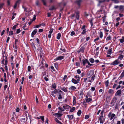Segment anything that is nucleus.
<instances>
[{
    "label": "nucleus",
    "instance_id": "nucleus-1",
    "mask_svg": "<svg viewBox=\"0 0 124 124\" xmlns=\"http://www.w3.org/2000/svg\"><path fill=\"white\" fill-rule=\"evenodd\" d=\"M94 71L93 70H90L89 71L87 74V76L88 78H90L94 74Z\"/></svg>",
    "mask_w": 124,
    "mask_h": 124
},
{
    "label": "nucleus",
    "instance_id": "nucleus-2",
    "mask_svg": "<svg viewBox=\"0 0 124 124\" xmlns=\"http://www.w3.org/2000/svg\"><path fill=\"white\" fill-rule=\"evenodd\" d=\"M52 93H54L55 94L56 93H60L61 94H63V92L61 90L58 89L57 90L55 89L52 92Z\"/></svg>",
    "mask_w": 124,
    "mask_h": 124
},
{
    "label": "nucleus",
    "instance_id": "nucleus-3",
    "mask_svg": "<svg viewBox=\"0 0 124 124\" xmlns=\"http://www.w3.org/2000/svg\"><path fill=\"white\" fill-rule=\"evenodd\" d=\"M79 81V79H78L77 80L74 78H72L71 80V82L75 84H77L78 83Z\"/></svg>",
    "mask_w": 124,
    "mask_h": 124
},
{
    "label": "nucleus",
    "instance_id": "nucleus-4",
    "mask_svg": "<svg viewBox=\"0 0 124 124\" xmlns=\"http://www.w3.org/2000/svg\"><path fill=\"white\" fill-rule=\"evenodd\" d=\"M99 120L100 121V123L103 124L104 121L103 116H100L99 118Z\"/></svg>",
    "mask_w": 124,
    "mask_h": 124
},
{
    "label": "nucleus",
    "instance_id": "nucleus-5",
    "mask_svg": "<svg viewBox=\"0 0 124 124\" xmlns=\"http://www.w3.org/2000/svg\"><path fill=\"white\" fill-rule=\"evenodd\" d=\"M22 8H23L24 9V11H26L25 15L27 16H29L30 15V14H29V12H30L27 11L26 10L27 8H25L23 6H22Z\"/></svg>",
    "mask_w": 124,
    "mask_h": 124
},
{
    "label": "nucleus",
    "instance_id": "nucleus-6",
    "mask_svg": "<svg viewBox=\"0 0 124 124\" xmlns=\"http://www.w3.org/2000/svg\"><path fill=\"white\" fill-rule=\"evenodd\" d=\"M28 115V117L29 118L30 120V124L31 123V115H29L28 113V112L27 111L26 112V113H25V116L26 118V121L27 119V115Z\"/></svg>",
    "mask_w": 124,
    "mask_h": 124
},
{
    "label": "nucleus",
    "instance_id": "nucleus-7",
    "mask_svg": "<svg viewBox=\"0 0 124 124\" xmlns=\"http://www.w3.org/2000/svg\"><path fill=\"white\" fill-rule=\"evenodd\" d=\"M64 58V56H58L55 59H54V60H60L62 59H63Z\"/></svg>",
    "mask_w": 124,
    "mask_h": 124
},
{
    "label": "nucleus",
    "instance_id": "nucleus-8",
    "mask_svg": "<svg viewBox=\"0 0 124 124\" xmlns=\"http://www.w3.org/2000/svg\"><path fill=\"white\" fill-rule=\"evenodd\" d=\"M111 114V113H110L108 114V116L110 118V120H111L115 116V115L114 114H112L111 115H110Z\"/></svg>",
    "mask_w": 124,
    "mask_h": 124
},
{
    "label": "nucleus",
    "instance_id": "nucleus-9",
    "mask_svg": "<svg viewBox=\"0 0 124 124\" xmlns=\"http://www.w3.org/2000/svg\"><path fill=\"white\" fill-rule=\"evenodd\" d=\"M85 25H84L81 28V29L83 30V31L81 33L82 34H84L86 32V29H85Z\"/></svg>",
    "mask_w": 124,
    "mask_h": 124
},
{
    "label": "nucleus",
    "instance_id": "nucleus-10",
    "mask_svg": "<svg viewBox=\"0 0 124 124\" xmlns=\"http://www.w3.org/2000/svg\"><path fill=\"white\" fill-rule=\"evenodd\" d=\"M118 60H116L111 63V65H117L119 63Z\"/></svg>",
    "mask_w": 124,
    "mask_h": 124
},
{
    "label": "nucleus",
    "instance_id": "nucleus-11",
    "mask_svg": "<svg viewBox=\"0 0 124 124\" xmlns=\"http://www.w3.org/2000/svg\"><path fill=\"white\" fill-rule=\"evenodd\" d=\"M84 49L85 47L84 46L81 47L79 50L78 51V53H79L80 52H82V53H83L84 52Z\"/></svg>",
    "mask_w": 124,
    "mask_h": 124
},
{
    "label": "nucleus",
    "instance_id": "nucleus-12",
    "mask_svg": "<svg viewBox=\"0 0 124 124\" xmlns=\"http://www.w3.org/2000/svg\"><path fill=\"white\" fill-rule=\"evenodd\" d=\"M66 5V4L65 3H63L62 2H61L58 4L59 6L60 7H62L63 5V6H65Z\"/></svg>",
    "mask_w": 124,
    "mask_h": 124
},
{
    "label": "nucleus",
    "instance_id": "nucleus-13",
    "mask_svg": "<svg viewBox=\"0 0 124 124\" xmlns=\"http://www.w3.org/2000/svg\"><path fill=\"white\" fill-rule=\"evenodd\" d=\"M67 117L68 118L69 120L72 119L73 117V115H67Z\"/></svg>",
    "mask_w": 124,
    "mask_h": 124
},
{
    "label": "nucleus",
    "instance_id": "nucleus-14",
    "mask_svg": "<svg viewBox=\"0 0 124 124\" xmlns=\"http://www.w3.org/2000/svg\"><path fill=\"white\" fill-rule=\"evenodd\" d=\"M37 29L34 30L31 33V37H33V36L37 33Z\"/></svg>",
    "mask_w": 124,
    "mask_h": 124
},
{
    "label": "nucleus",
    "instance_id": "nucleus-15",
    "mask_svg": "<svg viewBox=\"0 0 124 124\" xmlns=\"http://www.w3.org/2000/svg\"><path fill=\"white\" fill-rule=\"evenodd\" d=\"M105 1H106L105 0H99V4L98 5V6H100L101 4L104 3Z\"/></svg>",
    "mask_w": 124,
    "mask_h": 124
},
{
    "label": "nucleus",
    "instance_id": "nucleus-16",
    "mask_svg": "<svg viewBox=\"0 0 124 124\" xmlns=\"http://www.w3.org/2000/svg\"><path fill=\"white\" fill-rule=\"evenodd\" d=\"M60 89L62 90L64 92H67L68 91V90L65 87H60Z\"/></svg>",
    "mask_w": 124,
    "mask_h": 124
},
{
    "label": "nucleus",
    "instance_id": "nucleus-17",
    "mask_svg": "<svg viewBox=\"0 0 124 124\" xmlns=\"http://www.w3.org/2000/svg\"><path fill=\"white\" fill-rule=\"evenodd\" d=\"M88 60L86 59H83V65H84L85 64L87 63V62Z\"/></svg>",
    "mask_w": 124,
    "mask_h": 124
},
{
    "label": "nucleus",
    "instance_id": "nucleus-18",
    "mask_svg": "<svg viewBox=\"0 0 124 124\" xmlns=\"http://www.w3.org/2000/svg\"><path fill=\"white\" fill-rule=\"evenodd\" d=\"M63 108L64 109H69L70 108V106L68 105H66L63 106Z\"/></svg>",
    "mask_w": 124,
    "mask_h": 124
},
{
    "label": "nucleus",
    "instance_id": "nucleus-19",
    "mask_svg": "<svg viewBox=\"0 0 124 124\" xmlns=\"http://www.w3.org/2000/svg\"><path fill=\"white\" fill-rule=\"evenodd\" d=\"M69 89L70 90H74L76 89V88L74 86H72L69 88Z\"/></svg>",
    "mask_w": 124,
    "mask_h": 124
},
{
    "label": "nucleus",
    "instance_id": "nucleus-20",
    "mask_svg": "<svg viewBox=\"0 0 124 124\" xmlns=\"http://www.w3.org/2000/svg\"><path fill=\"white\" fill-rule=\"evenodd\" d=\"M76 13V18L77 20H78L79 18V12H77Z\"/></svg>",
    "mask_w": 124,
    "mask_h": 124
},
{
    "label": "nucleus",
    "instance_id": "nucleus-21",
    "mask_svg": "<svg viewBox=\"0 0 124 124\" xmlns=\"http://www.w3.org/2000/svg\"><path fill=\"white\" fill-rule=\"evenodd\" d=\"M26 119L25 118H21L19 119V120L20 121H21L22 122H23L24 123L25 122L24 121Z\"/></svg>",
    "mask_w": 124,
    "mask_h": 124
},
{
    "label": "nucleus",
    "instance_id": "nucleus-22",
    "mask_svg": "<svg viewBox=\"0 0 124 124\" xmlns=\"http://www.w3.org/2000/svg\"><path fill=\"white\" fill-rule=\"evenodd\" d=\"M120 42L121 43H123L124 42V37H123L122 39H119Z\"/></svg>",
    "mask_w": 124,
    "mask_h": 124
},
{
    "label": "nucleus",
    "instance_id": "nucleus-23",
    "mask_svg": "<svg viewBox=\"0 0 124 124\" xmlns=\"http://www.w3.org/2000/svg\"><path fill=\"white\" fill-rule=\"evenodd\" d=\"M118 95H119L121 93V90H118L116 93Z\"/></svg>",
    "mask_w": 124,
    "mask_h": 124
},
{
    "label": "nucleus",
    "instance_id": "nucleus-24",
    "mask_svg": "<svg viewBox=\"0 0 124 124\" xmlns=\"http://www.w3.org/2000/svg\"><path fill=\"white\" fill-rule=\"evenodd\" d=\"M21 32V30L20 28L17 29L16 30V33H15V34H18L19 33Z\"/></svg>",
    "mask_w": 124,
    "mask_h": 124
},
{
    "label": "nucleus",
    "instance_id": "nucleus-25",
    "mask_svg": "<svg viewBox=\"0 0 124 124\" xmlns=\"http://www.w3.org/2000/svg\"><path fill=\"white\" fill-rule=\"evenodd\" d=\"M124 8V6H123L121 5L119 7V10L121 11L123 10V9Z\"/></svg>",
    "mask_w": 124,
    "mask_h": 124
},
{
    "label": "nucleus",
    "instance_id": "nucleus-26",
    "mask_svg": "<svg viewBox=\"0 0 124 124\" xmlns=\"http://www.w3.org/2000/svg\"><path fill=\"white\" fill-rule=\"evenodd\" d=\"M54 120L56 122L58 123L59 124H62V123L60 121H59V120H58V119L56 118Z\"/></svg>",
    "mask_w": 124,
    "mask_h": 124
},
{
    "label": "nucleus",
    "instance_id": "nucleus-27",
    "mask_svg": "<svg viewBox=\"0 0 124 124\" xmlns=\"http://www.w3.org/2000/svg\"><path fill=\"white\" fill-rule=\"evenodd\" d=\"M55 115H56V116L58 118L60 117L62 115V114L58 113H55Z\"/></svg>",
    "mask_w": 124,
    "mask_h": 124
},
{
    "label": "nucleus",
    "instance_id": "nucleus-28",
    "mask_svg": "<svg viewBox=\"0 0 124 124\" xmlns=\"http://www.w3.org/2000/svg\"><path fill=\"white\" fill-rule=\"evenodd\" d=\"M82 1L81 0H79L77 1L76 3L79 6H80V3Z\"/></svg>",
    "mask_w": 124,
    "mask_h": 124
},
{
    "label": "nucleus",
    "instance_id": "nucleus-29",
    "mask_svg": "<svg viewBox=\"0 0 124 124\" xmlns=\"http://www.w3.org/2000/svg\"><path fill=\"white\" fill-rule=\"evenodd\" d=\"M36 16L35 15H34L33 16V18L32 19H31V23L32 22L35 21L36 20Z\"/></svg>",
    "mask_w": 124,
    "mask_h": 124
},
{
    "label": "nucleus",
    "instance_id": "nucleus-30",
    "mask_svg": "<svg viewBox=\"0 0 124 124\" xmlns=\"http://www.w3.org/2000/svg\"><path fill=\"white\" fill-rule=\"evenodd\" d=\"M61 33H58V34L57 36V39H60V37H61Z\"/></svg>",
    "mask_w": 124,
    "mask_h": 124
},
{
    "label": "nucleus",
    "instance_id": "nucleus-31",
    "mask_svg": "<svg viewBox=\"0 0 124 124\" xmlns=\"http://www.w3.org/2000/svg\"><path fill=\"white\" fill-rule=\"evenodd\" d=\"M16 25H14L13 27H12V29L13 30H16V26H17V25H18V24L17 23H16Z\"/></svg>",
    "mask_w": 124,
    "mask_h": 124
},
{
    "label": "nucleus",
    "instance_id": "nucleus-32",
    "mask_svg": "<svg viewBox=\"0 0 124 124\" xmlns=\"http://www.w3.org/2000/svg\"><path fill=\"white\" fill-rule=\"evenodd\" d=\"M5 84H5L4 86V90H5L6 88H7L8 87V85H7V84L8 85V83H5Z\"/></svg>",
    "mask_w": 124,
    "mask_h": 124
},
{
    "label": "nucleus",
    "instance_id": "nucleus-33",
    "mask_svg": "<svg viewBox=\"0 0 124 124\" xmlns=\"http://www.w3.org/2000/svg\"><path fill=\"white\" fill-rule=\"evenodd\" d=\"M117 100V99L116 98V97L114 98L113 99V100L112 101L111 103H112L113 102H114V103H115V102H116V101Z\"/></svg>",
    "mask_w": 124,
    "mask_h": 124
},
{
    "label": "nucleus",
    "instance_id": "nucleus-34",
    "mask_svg": "<svg viewBox=\"0 0 124 124\" xmlns=\"http://www.w3.org/2000/svg\"><path fill=\"white\" fill-rule=\"evenodd\" d=\"M92 101V99L90 98L87 99L86 100V102H89L91 101Z\"/></svg>",
    "mask_w": 124,
    "mask_h": 124
},
{
    "label": "nucleus",
    "instance_id": "nucleus-35",
    "mask_svg": "<svg viewBox=\"0 0 124 124\" xmlns=\"http://www.w3.org/2000/svg\"><path fill=\"white\" fill-rule=\"evenodd\" d=\"M124 57V56L122 55H120L118 57V59H119L120 60H122Z\"/></svg>",
    "mask_w": 124,
    "mask_h": 124
},
{
    "label": "nucleus",
    "instance_id": "nucleus-36",
    "mask_svg": "<svg viewBox=\"0 0 124 124\" xmlns=\"http://www.w3.org/2000/svg\"><path fill=\"white\" fill-rule=\"evenodd\" d=\"M14 33L12 31H10L9 32V35L10 36L11 35H13Z\"/></svg>",
    "mask_w": 124,
    "mask_h": 124
},
{
    "label": "nucleus",
    "instance_id": "nucleus-37",
    "mask_svg": "<svg viewBox=\"0 0 124 124\" xmlns=\"http://www.w3.org/2000/svg\"><path fill=\"white\" fill-rule=\"evenodd\" d=\"M73 103L74 104H75L76 103V98L75 96L73 97Z\"/></svg>",
    "mask_w": 124,
    "mask_h": 124
},
{
    "label": "nucleus",
    "instance_id": "nucleus-38",
    "mask_svg": "<svg viewBox=\"0 0 124 124\" xmlns=\"http://www.w3.org/2000/svg\"><path fill=\"white\" fill-rule=\"evenodd\" d=\"M75 109V108L73 107L70 110V112H73Z\"/></svg>",
    "mask_w": 124,
    "mask_h": 124
},
{
    "label": "nucleus",
    "instance_id": "nucleus-39",
    "mask_svg": "<svg viewBox=\"0 0 124 124\" xmlns=\"http://www.w3.org/2000/svg\"><path fill=\"white\" fill-rule=\"evenodd\" d=\"M31 46H32V47L33 48V50L34 51L35 50H36V49L34 45L33 44L31 43Z\"/></svg>",
    "mask_w": 124,
    "mask_h": 124
},
{
    "label": "nucleus",
    "instance_id": "nucleus-40",
    "mask_svg": "<svg viewBox=\"0 0 124 124\" xmlns=\"http://www.w3.org/2000/svg\"><path fill=\"white\" fill-rule=\"evenodd\" d=\"M112 49H109L108 50V53L109 54H111L112 53Z\"/></svg>",
    "mask_w": 124,
    "mask_h": 124
},
{
    "label": "nucleus",
    "instance_id": "nucleus-41",
    "mask_svg": "<svg viewBox=\"0 0 124 124\" xmlns=\"http://www.w3.org/2000/svg\"><path fill=\"white\" fill-rule=\"evenodd\" d=\"M4 5V3L0 4V9H1L2 8L3 6Z\"/></svg>",
    "mask_w": 124,
    "mask_h": 124
},
{
    "label": "nucleus",
    "instance_id": "nucleus-42",
    "mask_svg": "<svg viewBox=\"0 0 124 124\" xmlns=\"http://www.w3.org/2000/svg\"><path fill=\"white\" fill-rule=\"evenodd\" d=\"M81 113V111L80 110H79L77 113V115L78 116H80Z\"/></svg>",
    "mask_w": 124,
    "mask_h": 124
},
{
    "label": "nucleus",
    "instance_id": "nucleus-43",
    "mask_svg": "<svg viewBox=\"0 0 124 124\" xmlns=\"http://www.w3.org/2000/svg\"><path fill=\"white\" fill-rule=\"evenodd\" d=\"M56 8L54 6H52L49 9V10H52L55 9Z\"/></svg>",
    "mask_w": 124,
    "mask_h": 124
},
{
    "label": "nucleus",
    "instance_id": "nucleus-44",
    "mask_svg": "<svg viewBox=\"0 0 124 124\" xmlns=\"http://www.w3.org/2000/svg\"><path fill=\"white\" fill-rule=\"evenodd\" d=\"M27 70L28 71H30L31 70V67L30 66H28V67Z\"/></svg>",
    "mask_w": 124,
    "mask_h": 124
},
{
    "label": "nucleus",
    "instance_id": "nucleus-45",
    "mask_svg": "<svg viewBox=\"0 0 124 124\" xmlns=\"http://www.w3.org/2000/svg\"><path fill=\"white\" fill-rule=\"evenodd\" d=\"M58 109L60 110V111L61 112H62V111H64V110L61 107H59L58 108Z\"/></svg>",
    "mask_w": 124,
    "mask_h": 124
},
{
    "label": "nucleus",
    "instance_id": "nucleus-46",
    "mask_svg": "<svg viewBox=\"0 0 124 124\" xmlns=\"http://www.w3.org/2000/svg\"><path fill=\"white\" fill-rule=\"evenodd\" d=\"M42 1L44 5L45 6L46 5V3L45 0H42Z\"/></svg>",
    "mask_w": 124,
    "mask_h": 124
},
{
    "label": "nucleus",
    "instance_id": "nucleus-47",
    "mask_svg": "<svg viewBox=\"0 0 124 124\" xmlns=\"http://www.w3.org/2000/svg\"><path fill=\"white\" fill-rule=\"evenodd\" d=\"M109 82L108 80H107L105 83V85L106 87H107L108 85Z\"/></svg>",
    "mask_w": 124,
    "mask_h": 124
},
{
    "label": "nucleus",
    "instance_id": "nucleus-48",
    "mask_svg": "<svg viewBox=\"0 0 124 124\" xmlns=\"http://www.w3.org/2000/svg\"><path fill=\"white\" fill-rule=\"evenodd\" d=\"M61 94L60 93H59V97H58V99H61L62 98V97L61 95V94Z\"/></svg>",
    "mask_w": 124,
    "mask_h": 124
},
{
    "label": "nucleus",
    "instance_id": "nucleus-49",
    "mask_svg": "<svg viewBox=\"0 0 124 124\" xmlns=\"http://www.w3.org/2000/svg\"><path fill=\"white\" fill-rule=\"evenodd\" d=\"M108 92L109 93H113V90L112 89H109V90Z\"/></svg>",
    "mask_w": 124,
    "mask_h": 124
},
{
    "label": "nucleus",
    "instance_id": "nucleus-50",
    "mask_svg": "<svg viewBox=\"0 0 124 124\" xmlns=\"http://www.w3.org/2000/svg\"><path fill=\"white\" fill-rule=\"evenodd\" d=\"M111 37L110 36H109L108 37H107L106 39L107 40H108L111 39Z\"/></svg>",
    "mask_w": 124,
    "mask_h": 124
},
{
    "label": "nucleus",
    "instance_id": "nucleus-51",
    "mask_svg": "<svg viewBox=\"0 0 124 124\" xmlns=\"http://www.w3.org/2000/svg\"><path fill=\"white\" fill-rule=\"evenodd\" d=\"M21 1V0H17L16 1V2L15 3L17 4H20V2Z\"/></svg>",
    "mask_w": 124,
    "mask_h": 124
},
{
    "label": "nucleus",
    "instance_id": "nucleus-52",
    "mask_svg": "<svg viewBox=\"0 0 124 124\" xmlns=\"http://www.w3.org/2000/svg\"><path fill=\"white\" fill-rule=\"evenodd\" d=\"M19 110H20V109H19V108L18 107H17L16 110V112H19Z\"/></svg>",
    "mask_w": 124,
    "mask_h": 124
},
{
    "label": "nucleus",
    "instance_id": "nucleus-53",
    "mask_svg": "<svg viewBox=\"0 0 124 124\" xmlns=\"http://www.w3.org/2000/svg\"><path fill=\"white\" fill-rule=\"evenodd\" d=\"M90 62L92 63H93L94 62V59L93 58L91 59H90Z\"/></svg>",
    "mask_w": 124,
    "mask_h": 124
},
{
    "label": "nucleus",
    "instance_id": "nucleus-54",
    "mask_svg": "<svg viewBox=\"0 0 124 124\" xmlns=\"http://www.w3.org/2000/svg\"><path fill=\"white\" fill-rule=\"evenodd\" d=\"M103 33L102 32H101L100 35V38H101L103 37Z\"/></svg>",
    "mask_w": 124,
    "mask_h": 124
},
{
    "label": "nucleus",
    "instance_id": "nucleus-55",
    "mask_svg": "<svg viewBox=\"0 0 124 124\" xmlns=\"http://www.w3.org/2000/svg\"><path fill=\"white\" fill-rule=\"evenodd\" d=\"M10 39V38L9 37H8L6 40V42L7 43H8Z\"/></svg>",
    "mask_w": 124,
    "mask_h": 124
},
{
    "label": "nucleus",
    "instance_id": "nucleus-56",
    "mask_svg": "<svg viewBox=\"0 0 124 124\" xmlns=\"http://www.w3.org/2000/svg\"><path fill=\"white\" fill-rule=\"evenodd\" d=\"M7 5L8 6H9L10 5V2L9 0H8L7 1Z\"/></svg>",
    "mask_w": 124,
    "mask_h": 124
},
{
    "label": "nucleus",
    "instance_id": "nucleus-57",
    "mask_svg": "<svg viewBox=\"0 0 124 124\" xmlns=\"http://www.w3.org/2000/svg\"><path fill=\"white\" fill-rule=\"evenodd\" d=\"M52 87L53 88L55 89L56 88V85L55 83H54V84H53L52 85Z\"/></svg>",
    "mask_w": 124,
    "mask_h": 124
},
{
    "label": "nucleus",
    "instance_id": "nucleus-58",
    "mask_svg": "<svg viewBox=\"0 0 124 124\" xmlns=\"http://www.w3.org/2000/svg\"><path fill=\"white\" fill-rule=\"evenodd\" d=\"M5 32V30H4L2 31V32H1V36H2L4 34V32Z\"/></svg>",
    "mask_w": 124,
    "mask_h": 124
},
{
    "label": "nucleus",
    "instance_id": "nucleus-59",
    "mask_svg": "<svg viewBox=\"0 0 124 124\" xmlns=\"http://www.w3.org/2000/svg\"><path fill=\"white\" fill-rule=\"evenodd\" d=\"M36 4L37 6H39V2L38 0H37L36 2Z\"/></svg>",
    "mask_w": 124,
    "mask_h": 124
},
{
    "label": "nucleus",
    "instance_id": "nucleus-60",
    "mask_svg": "<svg viewBox=\"0 0 124 124\" xmlns=\"http://www.w3.org/2000/svg\"><path fill=\"white\" fill-rule=\"evenodd\" d=\"M89 117V115H85V119H88Z\"/></svg>",
    "mask_w": 124,
    "mask_h": 124
},
{
    "label": "nucleus",
    "instance_id": "nucleus-61",
    "mask_svg": "<svg viewBox=\"0 0 124 124\" xmlns=\"http://www.w3.org/2000/svg\"><path fill=\"white\" fill-rule=\"evenodd\" d=\"M95 78V76L94 75L91 78V80L93 81L94 80V79Z\"/></svg>",
    "mask_w": 124,
    "mask_h": 124
},
{
    "label": "nucleus",
    "instance_id": "nucleus-62",
    "mask_svg": "<svg viewBox=\"0 0 124 124\" xmlns=\"http://www.w3.org/2000/svg\"><path fill=\"white\" fill-rule=\"evenodd\" d=\"M5 70H6V71H7V72L8 71V67L7 65H5Z\"/></svg>",
    "mask_w": 124,
    "mask_h": 124
},
{
    "label": "nucleus",
    "instance_id": "nucleus-63",
    "mask_svg": "<svg viewBox=\"0 0 124 124\" xmlns=\"http://www.w3.org/2000/svg\"><path fill=\"white\" fill-rule=\"evenodd\" d=\"M17 6V4L15 3V4L14 5V7H13V8H14V9L16 8Z\"/></svg>",
    "mask_w": 124,
    "mask_h": 124
},
{
    "label": "nucleus",
    "instance_id": "nucleus-64",
    "mask_svg": "<svg viewBox=\"0 0 124 124\" xmlns=\"http://www.w3.org/2000/svg\"><path fill=\"white\" fill-rule=\"evenodd\" d=\"M124 76V71H123V72L122 73L120 77L121 78L123 77Z\"/></svg>",
    "mask_w": 124,
    "mask_h": 124
}]
</instances>
